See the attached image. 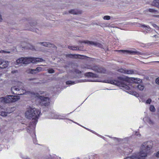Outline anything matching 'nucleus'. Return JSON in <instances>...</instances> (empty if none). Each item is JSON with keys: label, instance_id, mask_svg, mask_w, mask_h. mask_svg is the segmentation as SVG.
Listing matches in <instances>:
<instances>
[{"label": "nucleus", "instance_id": "obj_28", "mask_svg": "<svg viewBox=\"0 0 159 159\" xmlns=\"http://www.w3.org/2000/svg\"><path fill=\"white\" fill-rule=\"evenodd\" d=\"M6 42L7 43H11L12 42V40L11 39H8L7 38H6Z\"/></svg>", "mask_w": 159, "mask_h": 159}, {"label": "nucleus", "instance_id": "obj_4", "mask_svg": "<svg viewBox=\"0 0 159 159\" xmlns=\"http://www.w3.org/2000/svg\"><path fill=\"white\" fill-rule=\"evenodd\" d=\"M40 113V110L35 108H30L26 111L25 117L28 119L31 120L29 125L30 129L33 130L34 129Z\"/></svg>", "mask_w": 159, "mask_h": 159}, {"label": "nucleus", "instance_id": "obj_32", "mask_svg": "<svg viewBox=\"0 0 159 159\" xmlns=\"http://www.w3.org/2000/svg\"><path fill=\"white\" fill-rule=\"evenodd\" d=\"M75 72L76 73L78 74H79L81 73V71L77 69L75 70Z\"/></svg>", "mask_w": 159, "mask_h": 159}, {"label": "nucleus", "instance_id": "obj_40", "mask_svg": "<svg viewBox=\"0 0 159 159\" xmlns=\"http://www.w3.org/2000/svg\"><path fill=\"white\" fill-rule=\"evenodd\" d=\"M139 132H136L135 133V134H136V135H139Z\"/></svg>", "mask_w": 159, "mask_h": 159}, {"label": "nucleus", "instance_id": "obj_21", "mask_svg": "<svg viewBox=\"0 0 159 159\" xmlns=\"http://www.w3.org/2000/svg\"><path fill=\"white\" fill-rule=\"evenodd\" d=\"M149 110L150 111L152 112H155L156 110L155 108L153 105H151L150 106Z\"/></svg>", "mask_w": 159, "mask_h": 159}, {"label": "nucleus", "instance_id": "obj_27", "mask_svg": "<svg viewBox=\"0 0 159 159\" xmlns=\"http://www.w3.org/2000/svg\"><path fill=\"white\" fill-rule=\"evenodd\" d=\"M152 26L156 28L157 30H159V27L157 26L156 24H152Z\"/></svg>", "mask_w": 159, "mask_h": 159}, {"label": "nucleus", "instance_id": "obj_15", "mask_svg": "<svg viewBox=\"0 0 159 159\" xmlns=\"http://www.w3.org/2000/svg\"><path fill=\"white\" fill-rule=\"evenodd\" d=\"M85 43L86 44H90L91 45H93L96 46H99V44L98 43L94 42H93L92 41H87L85 42Z\"/></svg>", "mask_w": 159, "mask_h": 159}, {"label": "nucleus", "instance_id": "obj_8", "mask_svg": "<svg viewBox=\"0 0 159 159\" xmlns=\"http://www.w3.org/2000/svg\"><path fill=\"white\" fill-rule=\"evenodd\" d=\"M45 70V69L43 67H37L35 69H29L27 70V72L32 74H35Z\"/></svg>", "mask_w": 159, "mask_h": 159}, {"label": "nucleus", "instance_id": "obj_14", "mask_svg": "<svg viewBox=\"0 0 159 159\" xmlns=\"http://www.w3.org/2000/svg\"><path fill=\"white\" fill-rule=\"evenodd\" d=\"M141 26L143 27V30H145L146 33L149 32L151 30V28L149 26L146 25H142Z\"/></svg>", "mask_w": 159, "mask_h": 159}, {"label": "nucleus", "instance_id": "obj_6", "mask_svg": "<svg viewBox=\"0 0 159 159\" xmlns=\"http://www.w3.org/2000/svg\"><path fill=\"white\" fill-rule=\"evenodd\" d=\"M20 99V97L18 96L8 95L4 98H0V101L2 102L7 103L15 102Z\"/></svg>", "mask_w": 159, "mask_h": 159}, {"label": "nucleus", "instance_id": "obj_24", "mask_svg": "<svg viewBox=\"0 0 159 159\" xmlns=\"http://www.w3.org/2000/svg\"><path fill=\"white\" fill-rule=\"evenodd\" d=\"M118 71L123 73L125 74V69L123 68H120L118 70Z\"/></svg>", "mask_w": 159, "mask_h": 159}, {"label": "nucleus", "instance_id": "obj_23", "mask_svg": "<svg viewBox=\"0 0 159 159\" xmlns=\"http://www.w3.org/2000/svg\"><path fill=\"white\" fill-rule=\"evenodd\" d=\"M70 13L73 14H77V13L76 10H72L69 11Z\"/></svg>", "mask_w": 159, "mask_h": 159}, {"label": "nucleus", "instance_id": "obj_38", "mask_svg": "<svg viewBox=\"0 0 159 159\" xmlns=\"http://www.w3.org/2000/svg\"><path fill=\"white\" fill-rule=\"evenodd\" d=\"M2 18L1 16L0 15V22H2Z\"/></svg>", "mask_w": 159, "mask_h": 159}, {"label": "nucleus", "instance_id": "obj_16", "mask_svg": "<svg viewBox=\"0 0 159 159\" xmlns=\"http://www.w3.org/2000/svg\"><path fill=\"white\" fill-rule=\"evenodd\" d=\"M152 5L159 8V0H154L152 2Z\"/></svg>", "mask_w": 159, "mask_h": 159}, {"label": "nucleus", "instance_id": "obj_33", "mask_svg": "<svg viewBox=\"0 0 159 159\" xmlns=\"http://www.w3.org/2000/svg\"><path fill=\"white\" fill-rule=\"evenodd\" d=\"M1 52L3 53H10V52L9 51H5L2 50L1 51Z\"/></svg>", "mask_w": 159, "mask_h": 159}, {"label": "nucleus", "instance_id": "obj_39", "mask_svg": "<svg viewBox=\"0 0 159 159\" xmlns=\"http://www.w3.org/2000/svg\"><path fill=\"white\" fill-rule=\"evenodd\" d=\"M153 37H156H156L159 38V34H158V35H154L153 36Z\"/></svg>", "mask_w": 159, "mask_h": 159}, {"label": "nucleus", "instance_id": "obj_22", "mask_svg": "<svg viewBox=\"0 0 159 159\" xmlns=\"http://www.w3.org/2000/svg\"><path fill=\"white\" fill-rule=\"evenodd\" d=\"M0 115L3 116H6L7 115V113L5 111H0Z\"/></svg>", "mask_w": 159, "mask_h": 159}, {"label": "nucleus", "instance_id": "obj_18", "mask_svg": "<svg viewBox=\"0 0 159 159\" xmlns=\"http://www.w3.org/2000/svg\"><path fill=\"white\" fill-rule=\"evenodd\" d=\"M134 73L133 70H125V74H132Z\"/></svg>", "mask_w": 159, "mask_h": 159}, {"label": "nucleus", "instance_id": "obj_37", "mask_svg": "<svg viewBox=\"0 0 159 159\" xmlns=\"http://www.w3.org/2000/svg\"><path fill=\"white\" fill-rule=\"evenodd\" d=\"M156 156L157 157H159V151L156 153Z\"/></svg>", "mask_w": 159, "mask_h": 159}, {"label": "nucleus", "instance_id": "obj_10", "mask_svg": "<svg viewBox=\"0 0 159 159\" xmlns=\"http://www.w3.org/2000/svg\"><path fill=\"white\" fill-rule=\"evenodd\" d=\"M8 61L0 59V68H6L8 66Z\"/></svg>", "mask_w": 159, "mask_h": 159}, {"label": "nucleus", "instance_id": "obj_5", "mask_svg": "<svg viewBox=\"0 0 159 159\" xmlns=\"http://www.w3.org/2000/svg\"><path fill=\"white\" fill-rule=\"evenodd\" d=\"M43 61V59L41 58L29 57L20 58L16 60V62L17 64L22 63L26 64L30 63H35L36 62H41Z\"/></svg>", "mask_w": 159, "mask_h": 159}, {"label": "nucleus", "instance_id": "obj_26", "mask_svg": "<svg viewBox=\"0 0 159 159\" xmlns=\"http://www.w3.org/2000/svg\"><path fill=\"white\" fill-rule=\"evenodd\" d=\"M66 84H74L75 82L73 81H68L66 82Z\"/></svg>", "mask_w": 159, "mask_h": 159}, {"label": "nucleus", "instance_id": "obj_29", "mask_svg": "<svg viewBox=\"0 0 159 159\" xmlns=\"http://www.w3.org/2000/svg\"><path fill=\"white\" fill-rule=\"evenodd\" d=\"M151 101H152V100H151V99H148L146 101V104H150V103L151 102Z\"/></svg>", "mask_w": 159, "mask_h": 159}, {"label": "nucleus", "instance_id": "obj_9", "mask_svg": "<svg viewBox=\"0 0 159 159\" xmlns=\"http://www.w3.org/2000/svg\"><path fill=\"white\" fill-rule=\"evenodd\" d=\"M85 75L86 76L92 77L93 79L92 80H89L88 81H98V80H95L93 79L94 78H98V75L97 74H93L92 72H89L86 73L85 74Z\"/></svg>", "mask_w": 159, "mask_h": 159}, {"label": "nucleus", "instance_id": "obj_42", "mask_svg": "<svg viewBox=\"0 0 159 159\" xmlns=\"http://www.w3.org/2000/svg\"><path fill=\"white\" fill-rule=\"evenodd\" d=\"M33 25H33L31 24V25Z\"/></svg>", "mask_w": 159, "mask_h": 159}, {"label": "nucleus", "instance_id": "obj_1", "mask_svg": "<svg viewBox=\"0 0 159 159\" xmlns=\"http://www.w3.org/2000/svg\"><path fill=\"white\" fill-rule=\"evenodd\" d=\"M117 80H113L109 79L103 80L102 82L109 83L121 87L124 90H129L133 87L135 89H138L140 91H142L144 89V86L141 84H138L137 83H134L130 85L128 84V85L125 84V82L128 80V78L125 76L122 77H118Z\"/></svg>", "mask_w": 159, "mask_h": 159}, {"label": "nucleus", "instance_id": "obj_31", "mask_svg": "<svg viewBox=\"0 0 159 159\" xmlns=\"http://www.w3.org/2000/svg\"><path fill=\"white\" fill-rule=\"evenodd\" d=\"M48 72L50 73H54V70L52 69H51L48 70Z\"/></svg>", "mask_w": 159, "mask_h": 159}, {"label": "nucleus", "instance_id": "obj_11", "mask_svg": "<svg viewBox=\"0 0 159 159\" xmlns=\"http://www.w3.org/2000/svg\"><path fill=\"white\" fill-rule=\"evenodd\" d=\"M50 118L63 119H65V117L61 115H59L55 113H53L51 114Z\"/></svg>", "mask_w": 159, "mask_h": 159}, {"label": "nucleus", "instance_id": "obj_20", "mask_svg": "<svg viewBox=\"0 0 159 159\" xmlns=\"http://www.w3.org/2000/svg\"><path fill=\"white\" fill-rule=\"evenodd\" d=\"M147 122L150 125H152L154 124L153 122L149 118H147Z\"/></svg>", "mask_w": 159, "mask_h": 159}, {"label": "nucleus", "instance_id": "obj_41", "mask_svg": "<svg viewBox=\"0 0 159 159\" xmlns=\"http://www.w3.org/2000/svg\"><path fill=\"white\" fill-rule=\"evenodd\" d=\"M156 16L159 18V15Z\"/></svg>", "mask_w": 159, "mask_h": 159}, {"label": "nucleus", "instance_id": "obj_2", "mask_svg": "<svg viewBox=\"0 0 159 159\" xmlns=\"http://www.w3.org/2000/svg\"><path fill=\"white\" fill-rule=\"evenodd\" d=\"M20 85L19 86H14L12 87L11 89V91L13 94L14 92H17L16 93L19 95L23 94H28L30 95H33L37 97V101H38L42 105L45 106L48 105L49 103V99L48 97H44L41 95L37 96L34 93H33L30 91H26L24 87L22 85V83H20Z\"/></svg>", "mask_w": 159, "mask_h": 159}, {"label": "nucleus", "instance_id": "obj_34", "mask_svg": "<svg viewBox=\"0 0 159 159\" xmlns=\"http://www.w3.org/2000/svg\"><path fill=\"white\" fill-rule=\"evenodd\" d=\"M156 82L157 84L159 85V78L156 79Z\"/></svg>", "mask_w": 159, "mask_h": 159}, {"label": "nucleus", "instance_id": "obj_19", "mask_svg": "<svg viewBox=\"0 0 159 159\" xmlns=\"http://www.w3.org/2000/svg\"><path fill=\"white\" fill-rule=\"evenodd\" d=\"M68 48L69 49L73 50H76L79 49V48L77 47L69 46Z\"/></svg>", "mask_w": 159, "mask_h": 159}, {"label": "nucleus", "instance_id": "obj_30", "mask_svg": "<svg viewBox=\"0 0 159 159\" xmlns=\"http://www.w3.org/2000/svg\"><path fill=\"white\" fill-rule=\"evenodd\" d=\"M150 12H155L157 11L153 9H149L148 10Z\"/></svg>", "mask_w": 159, "mask_h": 159}, {"label": "nucleus", "instance_id": "obj_7", "mask_svg": "<svg viewBox=\"0 0 159 159\" xmlns=\"http://www.w3.org/2000/svg\"><path fill=\"white\" fill-rule=\"evenodd\" d=\"M84 68L87 69H92L96 72L99 73H104L106 72L104 69L102 67H99L97 66L87 65Z\"/></svg>", "mask_w": 159, "mask_h": 159}, {"label": "nucleus", "instance_id": "obj_12", "mask_svg": "<svg viewBox=\"0 0 159 159\" xmlns=\"http://www.w3.org/2000/svg\"><path fill=\"white\" fill-rule=\"evenodd\" d=\"M37 44L39 46V45H41L42 46L46 47H51L52 45L50 43L47 42H40L37 43Z\"/></svg>", "mask_w": 159, "mask_h": 159}, {"label": "nucleus", "instance_id": "obj_25", "mask_svg": "<svg viewBox=\"0 0 159 159\" xmlns=\"http://www.w3.org/2000/svg\"><path fill=\"white\" fill-rule=\"evenodd\" d=\"M103 19L104 20H108L110 19V16H105L103 17Z\"/></svg>", "mask_w": 159, "mask_h": 159}, {"label": "nucleus", "instance_id": "obj_17", "mask_svg": "<svg viewBox=\"0 0 159 159\" xmlns=\"http://www.w3.org/2000/svg\"><path fill=\"white\" fill-rule=\"evenodd\" d=\"M22 48H30V49H32V50H39V49H36L34 47L32 46V45H31L30 44H27V47H22Z\"/></svg>", "mask_w": 159, "mask_h": 159}, {"label": "nucleus", "instance_id": "obj_35", "mask_svg": "<svg viewBox=\"0 0 159 159\" xmlns=\"http://www.w3.org/2000/svg\"><path fill=\"white\" fill-rule=\"evenodd\" d=\"M81 56V55H74V57H75V58H80L79 57H80Z\"/></svg>", "mask_w": 159, "mask_h": 159}, {"label": "nucleus", "instance_id": "obj_13", "mask_svg": "<svg viewBox=\"0 0 159 159\" xmlns=\"http://www.w3.org/2000/svg\"><path fill=\"white\" fill-rule=\"evenodd\" d=\"M118 51L122 52L123 53L126 54H134L135 52L132 50H120Z\"/></svg>", "mask_w": 159, "mask_h": 159}, {"label": "nucleus", "instance_id": "obj_3", "mask_svg": "<svg viewBox=\"0 0 159 159\" xmlns=\"http://www.w3.org/2000/svg\"><path fill=\"white\" fill-rule=\"evenodd\" d=\"M152 145L153 143L151 141L144 142L142 145L139 153L134 154L131 156L127 157L124 159H144L152 148Z\"/></svg>", "mask_w": 159, "mask_h": 159}, {"label": "nucleus", "instance_id": "obj_36", "mask_svg": "<svg viewBox=\"0 0 159 159\" xmlns=\"http://www.w3.org/2000/svg\"><path fill=\"white\" fill-rule=\"evenodd\" d=\"M17 73V70H13L11 71V73L12 74H14Z\"/></svg>", "mask_w": 159, "mask_h": 159}, {"label": "nucleus", "instance_id": "obj_43", "mask_svg": "<svg viewBox=\"0 0 159 159\" xmlns=\"http://www.w3.org/2000/svg\"><path fill=\"white\" fill-rule=\"evenodd\" d=\"M156 62H159V61H156Z\"/></svg>", "mask_w": 159, "mask_h": 159}]
</instances>
